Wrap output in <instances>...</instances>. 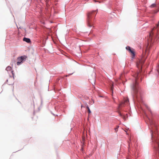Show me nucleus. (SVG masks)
<instances>
[{
  "instance_id": "dca6fc26",
  "label": "nucleus",
  "mask_w": 159,
  "mask_h": 159,
  "mask_svg": "<svg viewBox=\"0 0 159 159\" xmlns=\"http://www.w3.org/2000/svg\"><path fill=\"white\" fill-rule=\"evenodd\" d=\"M95 77H96V76H95V74H94V81H95Z\"/></svg>"
},
{
  "instance_id": "9b49d317",
  "label": "nucleus",
  "mask_w": 159,
  "mask_h": 159,
  "mask_svg": "<svg viewBox=\"0 0 159 159\" xmlns=\"http://www.w3.org/2000/svg\"><path fill=\"white\" fill-rule=\"evenodd\" d=\"M126 49L127 50H129V49H131V48L129 47V46H128V47H126Z\"/></svg>"
},
{
  "instance_id": "412c9836",
  "label": "nucleus",
  "mask_w": 159,
  "mask_h": 159,
  "mask_svg": "<svg viewBox=\"0 0 159 159\" xmlns=\"http://www.w3.org/2000/svg\"><path fill=\"white\" fill-rule=\"evenodd\" d=\"M95 2H96L97 1L95 0H94Z\"/></svg>"
},
{
  "instance_id": "6ab92c4d",
  "label": "nucleus",
  "mask_w": 159,
  "mask_h": 159,
  "mask_svg": "<svg viewBox=\"0 0 159 159\" xmlns=\"http://www.w3.org/2000/svg\"><path fill=\"white\" fill-rule=\"evenodd\" d=\"M13 71H12V75H13V76H14V75H13Z\"/></svg>"
},
{
  "instance_id": "4468645a",
  "label": "nucleus",
  "mask_w": 159,
  "mask_h": 159,
  "mask_svg": "<svg viewBox=\"0 0 159 159\" xmlns=\"http://www.w3.org/2000/svg\"><path fill=\"white\" fill-rule=\"evenodd\" d=\"M118 113H119V114L120 116H121V117L122 116H123L121 114V113L120 112H119Z\"/></svg>"
},
{
  "instance_id": "f257e3e1",
  "label": "nucleus",
  "mask_w": 159,
  "mask_h": 159,
  "mask_svg": "<svg viewBox=\"0 0 159 159\" xmlns=\"http://www.w3.org/2000/svg\"><path fill=\"white\" fill-rule=\"evenodd\" d=\"M144 61V59L142 58L140 60L139 62H138L137 64V67L139 69L140 68V69L139 70V72L136 73L134 76V77H135V82L134 84H133L132 87V89L135 94L137 92L138 90V83L137 82V80L138 79V76L139 75V73L141 71V70L142 69V66L143 65Z\"/></svg>"
},
{
  "instance_id": "6e6552de",
  "label": "nucleus",
  "mask_w": 159,
  "mask_h": 159,
  "mask_svg": "<svg viewBox=\"0 0 159 159\" xmlns=\"http://www.w3.org/2000/svg\"><path fill=\"white\" fill-rule=\"evenodd\" d=\"M6 69L7 71H10L11 70V68L10 66H8L7 67Z\"/></svg>"
},
{
  "instance_id": "20e7f679",
  "label": "nucleus",
  "mask_w": 159,
  "mask_h": 159,
  "mask_svg": "<svg viewBox=\"0 0 159 159\" xmlns=\"http://www.w3.org/2000/svg\"><path fill=\"white\" fill-rule=\"evenodd\" d=\"M145 115H146V116L148 118V120L149 122L150 123V125H151L150 127L152 129V132L153 131V130L154 129H153V127L156 128V126L155 125H154V123L153 122V121L151 119H150V118H149L148 116L146 115V113H145Z\"/></svg>"
},
{
  "instance_id": "a211bd4d",
  "label": "nucleus",
  "mask_w": 159,
  "mask_h": 159,
  "mask_svg": "<svg viewBox=\"0 0 159 159\" xmlns=\"http://www.w3.org/2000/svg\"><path fill=\"white\" fill-rule=\"evenodd\" d=\"M148 109L149 110V111H150V112H151V114H152V112L151 111H150V110H149V109H148Z\"/></svg>"
},
{
  "instance_id": "4be33fe9",
  "label": "nucleus",
  "mask_w": 159,
  "mask_h": 159,
  "mask_svg": "<svg viewBox=\"0 0 159 159\" xmlns=\"http://www.w3.org/2000/svg\"><path fill=\"white\" fill-rule=\"evenodd\" d=\"M92 13V12H90V14H91V13Z\"/></svg>"
},
{
  "instance_id": "7ed1b4c3",
  "label": "nucleus",
  "mask_w": 159,
  "mask_h": 159,
  "mask_svg": "<svg viewBox=\"0 0 159 159\" xmlns=\"http://www.w3.org/2000/svg\"><path fill=\"white\" fill-rule=\"evenodd\" d=\"M27 57V56L24 55L20 57H19L17 58V62L16 64L17 65H20L26 60Z\"/></svg>"
},
{
  "instance_id": "39448f33",
  "label": "nucleus",
  "mask_w": 159,
  "mask_h": 159,
  "mask_svg": "<svg viewBox=\"0 0 159 159\" xmlns=\"http://www.w3.org/2000/svg\"><path fill=\"white\" fill-rule=\"evenodd\" d=\"M129 102V99L128 98L125 99H124V102L121 103L120 105V106H121L123 104L127 103Z\"/></svg>"
},
{
  "instance_id": "f8f14e48",
  "label": "nucleus",
  "mask_w": 159,
  "mask_h": 159,
  "mask_svg": "<svg viewBox=\"0 0 159 159\" xmlns=\"http://www.w3.org/2000/svg\"><path fill=\"white\" fill-rule=\"evenodd\" d=\"M87 108L88 109V112L89 116V108L88 106H87Z\"/></svg>"
},
{
  "instance_id": "393cba45",
  "label": "nucleus",
  "mask_w": 159,
  "mask_h": 159,
  "mask_svg": "<svg viewBox=\"0 0 159 159\" xmlns=\"http://www.w3.org/2000/svg\"><path fill=\"white\" fill-rule=\"evenodd\" d=\"M89 130H88V132H89Z\"/></svg>"
},
{
  "instance_id": "f03ea898",
  "label": "nucleus",
  "mask_w": 159,
  "mask_h": 159,
  "mask_svg": "<svg viewBox=\"0 0 159 159\" xmlns=\"http://www.w3.org/2000/svg\"><path fill=\"white\" fill-rule=\"evenodd\" d=\"M154 33L156 34L155 37L159 38V20L157 24L156 25V27H154L149 34V36L148 39L149 41H151L152 36H153Z\"/></svg>"
},
{
  "instance_id": "5701e85b",
  "label": "nucleus",
  "mask_w": 159,
  "mask_h": 159,
  "mask_svg": "<svg viewBox=\"0 0 159 159\" xmlns=\"http://www.w3.org/2000/svg\"><path fill=\"white\" fill-rule=\"evenodd\" d=\"M111 90H112V87H111Z\"/></svg>"
},
{
  "instance_id": "aec40b11",
  "label": "nucleus",
  "mask_w": 159,
  "mask_h": 159,
  "mask_svg": "<svg viewBox=\"0 0 159 159\" xmlns=\"http://www.w3.org/2000/svg\"><path fill=\"white\" fill-rule=\"evenodd\" d=\"M92 101H93V103H94V101H93V99H92Z\"/></svg>"
},
{
  "instance_id": "b1692460",
  "label": "nucleus",
  "mask_w": 159,
  "mask_h": 159,
  "mask_svg": "<svg viewBox=\"0 0 159 159\" xmlns=\"http://www.w3.org/2000/svg\"><path fill=\"white\" fill-rule=\"evenodd\" d=\"M90 27L91 26V25H90Z\"/></svg>"
},
{
  "instance_id": "1a4fd4ad",
  "label": "nucleus",
  "mask_w": 159,
  "mask_h": 159,
  "mask_svg": "<svg viewBox=\"0 0 159 159\" xmlns=\"http://www.w3.org/2000/svg\"><path fill=\"white\" fill-rule=\"evenodd\" d=\"M119 127V126L117 125L116 126V128L115 129V132H117L118 130V128Z\"/></svg>"
},
{
  "instance_id": "2eb2a0df",
  "label": "nucleus",
  "mask_w": 159,
  "mask_h": 159,
  "mask_svg": "<svg viewBox=\"0 0 159 159\" xmlns=\"http://www.w3.org/2000/svg\"><path fill=\"white\" fill-rule=\"evenodd\" d=\"M123 117V119L125 120H126V117H125V116H122Z\"/></svg>"
},
{
  "instance_id": "0eeeda50",
  "label": "nucleus",
  "mask_w": 159,
  "mask_h": 159,
  "mask_svg": "<svg viewBox=\"0 0 159 159\" xmlns=\"http://www.w3.org/2000/svg\"><path fill=\"white\" fill-rule=\"evenodd\" d=\"M129 52H131V55H132V56L133 57H134L135 55L134 52V50L132 49H129Z\"/></svg>"
},
{
  "instance_id": "9d476101",
  "label": "nucleus",
  "mask_w": 159,
  "mask_h": 159,
  "mask_svg": "<svg viewBox=\"0 0 159 159\" xmlns=\"http://www.w3.org/2000/svg\"><path fill=\"white\" fill-rule=\"evenodd\" d=\"M87 16H88V25H89V13H88V14H87Z\"/></svg>"
},
{
  "instance_id": "f3484780",
  "label": "nucleus",
  "mask_w": 159,
  "mask_h": 159,
  "mask_svg": "<svg viewBox=\"0 0 159 159\" xmlns=\"http://www.w3.org/2000/svg\"><path fill=\"white\" fill-rule=\"evenodd\" d=\"M156 143H157V145L158 146V147H159V143L158 142H156Z\"/></svg>"
},
{
  "instance_id": "ddd939ff",
  "label": "nucleus",
  "mask_w": 159,
  "mask_h": 159,
  "mask_svg": "<svg viewBox=\"0 0 159 159\" xmlns=\"http://www.w3.org/2000/svg\"><path fill=\"white\" fill-rule=\"evenodd\" d=\"M156 6V4H153L152 5H151L150 7H155Z\"/></svg>"
},
{
  "instance_id": "423d86ee",
  "label": "nucleus",
  "mask_w": 159,
  "mask_h": 159,
  "mask_svg": "<svg viewBox=\"0 0 159 159\" xmlns=\"http://www.w3.org/2000/svg\"><path fill=\"white\" fill-rule=\"evenodd\" d=\"M23 40L28 43H29L30 42V39L25 38H23Z\"/></svg>"
}]
</instances>
